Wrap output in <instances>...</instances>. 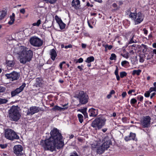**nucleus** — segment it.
I'll return each mask as SVG.
<instances>
[{
  "mask_svg": "<svg viewBox=\"0 0 156 156\" xmlns=\"http://www.w3.org/2000/svg\"><path fill=\"white\" fill-rule=\"evenodd\" d=\"M51 136L44 140H41L40 144L45 150L53 151L56 148L59 149L62 148L64 145V142L62 140V136L59 130L54 128L50 132Z\"/></svg>",
  "mask_w": 156,
  "mask_h": 156,
  "instance_id": "obj_1",
  "label": "nucleus"
},
{
  "mask_svg": "<svg viewBox=\"0 0 156 156\" xmlns=\"http://www.w3.org/2000/svg\"><path fill=\"white\" fill-rule=\"evenodd\" d=\"M17 55H18V59L20 63L24 64L31 60L33 52L32 51L28 49L26 47L22 46L20 48V51L17 52Z\"/></svg>",
  "mask_w": 156,
  "mask_h": 156,
  "instance_id": "obj_2",
  "label": "nucleus"
},
{
  "mask_svg": "<svg viewBox=\"0 0 156 156\" xmlns=\"http://www.w3.org/2000/svg\"><path fill=\"white\" fill-rule=\"evenodd\" d=\"M104 142H98L96 144H94L91 145V148L93 150H96L97 153L99 154H102L105 151L108 149L111 144L110 141L107 140L105 138L104 140Z\"/></svg>",
  "mask_w": 156,
  "mask_h": 156,
  "instance_id": "obj_3",
  "label": "nucleus"
},
{
  "mask_svg": "<svg viewBox=\"0 0 156 156\" xmlns=\"http://www.w3.org/2000/svg\"><path fill=\"white\" fill-rule=\"evenodd\" d=\"M8 116L10 119L12 121H17L20 118L21 115L17 108L13 106L8 112Z\"/></svg>",
  "mask_w": 156,
  "mask_h": 156,
  "instance_id": "obj_4",
  "label": "nucleus"
},
{
  "mask_svg": "<svg viewBox=\"0 0 156 156\" xmlns=\"http://www.w3.org/2000/svg\"><path fill=\"white\" fill-rule=\"evenodd\" d=\"M106 119L104 117H100L96 118L91 124V126L96 130L99 129L105 125Z\"/></svg>",
  "mask_w": 156,
  "mask_h": 156,
  "instance_id": "obj_5",
  "label": "nucleus"
},
{
  "mask_svg": "<svg viewBox=\"0 0 156 156\" xmlns=\"http://www.w3.org/2000/svg\"><path fill=\"white\" fill-rule=\"evenodd\" d=\"M4 135L5 137L7 139L13 140H18L20 138L16 132L13 130L10 129H7L5 131Z\"/></svg>",
  "mask_w": 156,
  "mask_h": 156,
  "instance_id": "obj_6",
  "label": "nucleus"
},
{
  "mask_svg": "<svg viewBox=\"0 0 156 156\" xmlns=\"http://www.w3.org/2000/svg\"><path fill=\"white\" fill-rule=\"evenodd\" d=\"M129 16L132 20H134L136 25L140 23L143 21L144 19L143 15L140 12L137 13L131 12Z\"/></svg>",
  "mask_w": 156,
  "mask_h": 156,
  "instance_id": "obj_7",
  "label": "nucleus"
},
{
  "mask_svg": "<svg viewBox=\"0 0 156 156\" xmlns=\"http://www.w3.org/2000/svg\"><path fill=\"white\" fill-rule=\"evenodd\" d=\"M75 97L79 99L80 103L81 104H85L88 101V97L83 91H80L76 94Z\"/></svg>",
  "mask_w": 156,
  "mask_h": 156,
  "instance_id": "obj_8",
  "label": "nucleus"
},
{
  "mask_svg": "<svg viewBox=\"0 0 156 156\" xmlns=\"http://www.w3.org/2000/svg\"><path fill=\"white\" fill-rule=\"evenodd\" d=\"M151 118L149 116H144L141 119L140 125L143 128H149L150 126Z\"/></svg>",
  "mask_w": 156,
  "mask_h": 156,
  "instance_id": "obj_9",
  "label": "nucleus"
},
{
  "mask_svg": "<svg viewBox=\"0 0 156 156\" xmlns=\"http://www.w3.org/2000/svg\"><path fill=\"white\" fill-rule=\"evenodd\" d=\"M30 42L31 44L36 47H40L43 44V41L37 37H33L30 40Z\"/></svg>",
  "mask_w": 156,
  "mask_h": 156,
  "instance_id": "obj_10",
  "label": "nucleus"
},
{
  "mask_svg": "<svg viewBox=\"0 0 156 156\" xmlns=\"http://www.w3.org/2000/svg\"><path fill=\"white\" fill-rule=\"evenodd\" d=\"M44 109L42 108L34 106L30 107L28 110L27 114V115H32L40 111H44Z\"/></svg>",
  "mask_w": 156,
  "mask_h": 156,
  "instance_id": "obj_11",
  "label": "nucleus"
},
{
  "mask_svg": "<svg viewBox=\"0 0 156 156\" xmlns=\"http://www.w3.org/2000/svg\"><path fill=\"white\" fill-rule=\"evenodd\" d=\"M5 76L7 79H10L12 81H14L19 79L20 74L19 73L13 71L10 73L5 74Z\"/></svg>",
  "mask_w": 156,
  "mask_h": 156,
  "instance_id": "obj_12",
  "label": "nucleus"
},
{
  "mask_svg": "<svg viewBox=\"0 0 156 156\" xmlns=\"http://www.w3.org/2000/svg\"><path fill=\"white\" fill-rule=\"evenodd\" d=\"M25 86V84L24 83L19 87L17 88L15 90L12 91L11 92V95L12 97L15 96L21 92L23 90Z\"/></svg>",
  "mask_w": 156,
  "mask_h": 156,
  "instance_id": "obj_13",
  "label": "nucleus"
},
{
  "mask_svg": "<svg viewBox=\"0 0 156 156\" xmlns=\"http://www.w3.org/2000/svg\"><path fill=\"white\" fill-rule=\"evenodd\" d=\"M14 152L17 155L19 154L23 150V147L21 145H15L13 147Z\"/></svg>",
  "mask_w": 156,
  "mask_h": 156,
  "instance_id": "obj_14",
  "label": "nucleus"
},
{
  "mask_svg": "<svg viewBox=\"0 0 156 156\" xmlns=\"http://www.w3.org/2000/svg\"><path fill=\"white\" fill-rule=\"evenodd\" d=\"M72 7L76 9H80V2L79 0H73L71 4Z\"/></svg>",
  "mask_w": 156,
  "mask_h": 156,
  "instance_id": "obj_15",
  "label": "nucleus"
},
{
  "mask_svg": "<svg viewBox=\"0 0 156 156\" xmlns=\"http://www.w3.org/2000/svg\"><path fill=\"white\" fill-rule=\"evenodd\" d=\"M136 135L135 133H130L129 136H126L124 139L126 141L130 140H134L135 139Z\"/></svg>",
  "mask_w": 156,
  "mask_h": 156,
  "instance_id": "obj_16",
  "label": "nucleus"
},
{
  "mask_svg": "<svg viewBox=\"0 0 156 156\" xmlns=\"http://www.w3.org/2000/svg\"><path fill=\"white\" fill-rule=\"evenodd\" d=\"M89 115L90 116L95 117L98 115V110L97 109L91 108L89 111Z\"/></svg>",
  "mask_w": 156,
  "mask_h": 156,
  "instance_id": "obj_17",
  "label": "nucleus"
},
{
  "mask_svg": "<svg viewBox=\"0 0 156 156\" xmlns=\"http://www.w3.org/2000/svg\"><path fill=\"white\" fill-rule=\"evenodd\" d=\"M50 55L51 56V58L52 60L54 61L57 56L56 51L54 49H52L50 50Z\"/></svg>",
  "mask_w": 156,
  "mask_h": 156,
  "instance_id": "obj_18",
  "label": "nucleus"
},
{
  "mask_svg": "<svg viewBox=\"0 0 156 156\" xmlns=\"http://www.w3.org/2000/svg\"><path fill=\"white\" fill-rule=\"evenodd\" d=\"M36 80V82L34 84V86L36 87L41 86L42 84V80L41 79L39 78H37Z\"/></svg>",
  "mask_w": 156,
  "mask_h": 156,
  "instance_id": "obj_19",
  "label": "nucleus"
},
{
  "mask_svg": "<svg viewBox=\"0 0 156 156\" xmlns=\"http://www.w3.org/2000/svg\"><path fill=\"white\" fill-rule=\"evenodd\" d=\"M68 108V107H65L61 108L60 107H59L58 106L56 105L55 106L54 108L52 109L54 111L58 110V111H61V110H64L66 109H67Z\"/></svg>",
  "mask_w": 156,
  "mask_h": 156,
  "instance_id": "obj_20",
  "label": "nucleus"
},
{
  "mask_svg": "<svg viewBox=\"0 0 156 156\" xmlns=\"http://www.w3.org/2000/svg\"><path fill=\"white\" fill-rule=\"evenodd\" d=\"M15 15L13 13H12V15L10 16V20L8 23L9 24L11 25L13 23L15 20Z\"/></svg>",
  "mask_w": 156,
  "mask_h": 156,
  "instance_id": "obj_21",
  "label": "nucleus"
},
{
  "mask_svg": "<svg viewBox=\"0 0 156 156\" xmlns=\"http://www.w3.org/2000/svg\"><path fill=\"white\" fill-rule=\"evenodd\" d=\"M7 14L6 10H2L0 12V21L3 19Z\"/></svg>",
  "mask_w": 156,
  "mask_h": 156,
  "instance_id": "obj_22",
  "label": "nucleus"
},
{
  "mask_svg": "<svg viewBox=\"0 0 156 156\" xmlns=\"http://www.w3.org/2000/svg\"><path fill=\"white\" fill-rule=\"evenodd\" d=\"M15 62L12 61H6L7 66L9 67H12L14 66L15 65Z\"/></svg>",
  "mask_w": 156,
  "mask_h": 156,
  "instance_id": "obj_23",
  "label": "nucleus"
},
{
  "mask_svg": "<svg viewBox=\"0 0 156 156\" xmlns=\"http://www.w3.org/2000/svg\"><path fill=\"white\" fill-rule=\"evenodd\" d=\"M94 58L93 56H90L87 58L85 62L87 63H89L91 62H93L94 60Z\"/></svg>",
  "mask_w": 156,
  "mask_h": 156,
  "instance_id": "obj_24",
  "label": "nucleus"
},
{
  "mask_svg": "<svg viewBox=\"0 0 156 156\" xmlns=\"http://www.w3.org/2000/svg\"><path fill=\"white\" fill-rule=\"evenodd\" d=\"M115 75L117 80H120V77L118 74V68L117 66H116V69L115 71Z\"/></svg>",
  "mask_w": 156,
  "mask_h": 156,
  "instance_id": "obj_25",
  "label": "nucleus"
},
{
  "mask_svg": "<svg viewBox=\"0 0 156 156\" xmlns=\"http://www.w3.org/2000/svg\"><path fill=\"white\" fill-rule=\"evenodd\" d=\"M141 72V70L140 69H138L137 70H134L132 74L133 75L136 74L137 75L139 76L140 75V73Z\"/></svg>",
  "mask_w": 156,
  "mask_h": 156,
  "instance_id": "obj_26",
  "label": "nucleus"
},
{
  "mask_svg": "<svg viewBox=\"0 0 156 156\" xmlns=\"http://www.w3.org/2000/svg\"><path fill=\"white\" fill-rule=\"evenodd\" d=\"M8 100L5 99L0 98V105L6 103Z\"/></svg>",
  "mask_w": 156,
  "mask_h": 156,
  "instance_id": "obj_27",
  "label": "nucleus"
},
{
  "mask_svg": "<svg viewBox=\"0 0 156 156\" xmlns=\"http://www.w3.org/2000/svg\"><path fill=\"white\" fill-rule=\"evenodd\" d=\"M58 24L59 26L60 29L62 30L65 28L66 25L62 22V21L59 23Z\"/></svg>",
  "mask_w": 156,
  "mask_h": 156,
  "instance_id": "obj_28",
  "label": "nucleus"
},
{
  "mask_svg": "<svg viewBox=\"0 0 156 156\" xmlns=\"http://www.w3.org/2000/svg\"><path fill=\"white\" fill-rule=\"evenodd\" d=\"M78 117L79 119V120L80 122L81 123H82L83 121V115L80 114H78Z\"/></svg>",
  "mask_w": 156,
  "mask_h": 156,
  "instance_id": "obj_29",
  "label": "nucleus"
},
{
  "mask_svg": "<svg viewBox=\"0 0 156 156\" xmlns=\"http://www.w3.org/2000/svg\"><path fill=\"white\" fill-rule=\"evenodd\" d=\"M47 3H50L51 4L55 3L56 1V0H43Z\"/></svg>",
  "mask_w": 156,
  "mask_h": 156,
  "instance_id": "obj_30",
  "label": "nucleus"
},
{
  "mask_svg": "<svg viewBox=\"0 0 156 156\" xmlns=\"http://www.w3.org/2000/svg\"><path fill=\"white\" fill-rule=\"evenodd\" d=\"M127 75V73L124 71L121 72L120 73V76L121 78H123L124 77L126 76Z\"/></svg>",
  "mask_w": 156,
  "mask_h": 156,
  "instance_id": "obj_31",
  "label": "nucleus"
},
{
  "mask_svg": "<svg viewBox=\"0 0 156 156\" xmlns=\"http://www.w3.org/2000/svg\"><path fill=\"white\" fill-rule=\"evenodd\" d=\"M41 23V20H38L37 22L34 23L33 24V25L34 26H38Z\"/></svg>",
  "mask_w": 156,
  "mask_h": 156,
  "instance_id": "obj_32",
  "label": "nucleus"
},
{
  "mask_svg": "<svg viewBox=\"0 0 156 156\" xmlns=\"http://www.w3.org/2000/svg\"><path fill=\"white\" fill-rule=\"evenodd\" d=\"M102 46L105 47V48L106 49L107 48H108V49L109 50H111L112 47V45H108V44L104 45L103 44Z\"/></svg>",
  "mask_w": 156,
  "mask_h": 156,
  "instance_id": "obj_33",
  "label": "nucleus"
},
{
  "mask_svg": "<svg viewBox=\"0 0 156 156\" xmlns=\"http://www.w3.org/2000/svg\"><path fill=\"white\" fill-rule=\"evenodd\" d=\"M145 55L143 56L141 55H140L139 56V62H143L144 61V58Z\"/></svg>",
  "mask_w": 156,
  "mask_h": 156,
  "instance_id": "obj_34",
  "label": "nucleus"
},
{
  "mask_svg": "<svg viewBox=\"0 0 156 156\" xmlns=\"http://www.w3.org/2000/svg\"><path fill=\"white\" fill-rule=\"evenodd\" d=\"M55 18L58 23H59L62 21L61 19L59 18L58 17L57 15L55 16Z\"/></svg>",
  "mask_w": 156,
  "mask_h": 156,
  "instance_id": "obj_35",
  "label": "nucleus"
},
{
  "mask_svg": "<svg viewBox=\"0 0 156 156\" xmlns=\"http://www.w3.org/2000/svg\"><path fill=\"white\" fill-rule=\"evenodd\" d=\"M6 90L5 87L0 86V93L4 92Z\"/></svg>",
  "mask_w": 156,
  "mask_h": 156,
  "instance_id": "obj_36",
  "label": "nucleus"
},
{
  "mask_svg": "<svg viewBox=\"0 0 156 156\" xmlns=\"http://www.w3.org/2000/svg\"><path fill=\"white\" fill-rule=\"evenodd\" d=\"M116 58V55L114 54H112L111 55V56L110 57V59L111 60H113L115 59Z\"/></svg>",
  "mask_w": 156,
  "mask_h": 156,
  "instance_id": "obj_37",
  "label": "nucleus"
},
{
  "mask_svg": "<svg viewBox=\"0 0 156 156\" xmlns=\"http://www.w3.org/2000/svg\"><path fill=\"white\" fill-rule=\"evenodd\" d=\"M121 55L126 58H128L129 57V53L128 52L123 55L122 54Z\"/></svg>",
  "mask_w": 156,
  "mask_h": 156,
  "instance_id": "obj_38",
  "label": "nucleus"
},
{
  "mask_svg": "<svg viewBox=\"0 0 156 156\" xmlns=\"http://www.w3.org/2000/svg\"><path fill=\"white\" fill-rule=\"evenodd\" d=\"M112 6L113 7L116 8L115 10H116L119 9V8H120V7H118L116 4L115 3H113L112 5Z\"/></svg>",
  "mask_w": 156,
  "mask_h": 156,
  "instance_id": "obj_39",
  "label": "nucleus"
},
{
  "mask_svg": "<svg viewBox=\"0 0 156 156\" xmlns=\"http://www.w3.org/2000/svg\"><path fill=\"white\" fill-rule=\"evenodd\" d=\"M136 100L134 98L132 99L130 101V103L131 104H134L136 103Z\"/></svg>",
  "mask_w": 156,
  "mask_h": 156,
  "instance_id": "obj_40",
  "label": "nucleus"
},
{
  "mask_svg": "<svg viewBox=\"0 0 156 156\" xmlns=\"http://www.w3.org/2000/svg\"><path fill=\"white\" fill-rule=\"evenodd\" d=\"M129 63L128 61H124L121 62V65L122 66H125V65L127 64H128Z\"/></svg>",
  "mask_w": 156,
  "mask_h": 156,
  "instance_id": "obj_41",
  "label": "nucleus"
},
{
  "mask_svg": "<svg viewBox=\"0 0 156 156\" xmlns=\"http://www.w3.org/2000/svg\"><path fill=\"white\" fill-rule=\"evenodd\" d=\"M151 93L153 91H156V87H151L149 90Z\"/></svg>",
  "mask_w": 156,
  "mask_h": 156,
  "instance_id": "obj_42",
  "label": "nucleus"
},
{
  "mask_svg": "<svg viewBox=\"0 0 156 156\" xmlns=\"http://www.w3.org/2000/svg\"><path fill=\"white\" fill-rule=\"evenodd\" d=\"M150 93L151 92L149 91H147L144 94L145 96L146 97H148L150 96Z\"/></svg>",
  "mask_w": 156,
  "mask_h": 156,
  "instance_id": "obj_43",
  "label": "nucleus"
},
{
  "mask_svg": "<svg viewBox=\"0 0 156 156\" xmlns=\"http://www.w3.org/2000/svg\"><path fill=\"white\" fill-rule=\"evenodd\" d=\"M83 61V59L82 58H80L78 59L76 61V62L81 63Z\"/></svg>",
  "mask_w": 156,
  "mask_h": 156,
  "instance_id": "obj_44",
  "label": "nucleus"
},
{
  "mask_svg": "<svg viewBox=\"0 0 156 156\" xmlns=\"http://www.w3.org/2000/svg\"><path fill=\"white\" fill-rule=\"evenodd\" d=\"M20 12L23 14H24L25 13V11L24 9H22L20 10Z\"/></svg>",
  "mask_w": 156,
  "mask_h": 156,
  "instance_id": "obj_45",
  "label": "nucleus"
},
{
  "mask_svg": "<svg viewBox=\"0 0 156 156\" xmlns=\"http://www.w3.org/2000/svg\"><path fill=\"white\" fill-rule=\"evenodd\" d=\"M72 45L71 44H69L68 45H66L65 46V48L66 49H67L68 48H72Z\"/></svg>",
  "mask_w": 156,
  "mask_h": 156,
  "instance_id": "obj_46",
  "label": "nucleus"
},
{
  "mask_svg": "<svg viewBox=\"0 0 156 156\" xmlns=\"http://www.w3.org/2000/svg\"><path fill=\"white\" fill-rule=\"evenodd\" d=\"M82 67H83V65H81V66H77L78 68L80 69V71H82L83 70V69L82 68Z\"/></svg>",
  "mask_w": 156,
  "mask_h": 156,
  "instance_id": "obj_47",
  "label": "nucleus"
},
{
  "mask_svg": "<svg viewBox=\"0 0 156 156\" xmlns=\"http://www.w3.org/2000/svg\"><path fill=\"white\" fill-rule=\"evenodd\" d=\"M126 94V92H124L122 93V96L123 98H124V97H125Z\"/></svg>",
  "mask_w": 156,
  "mask_h": 156,
  "instance_id": "obj_48",
  "label": "nucleus"
},
{
  "mask_svg": "<svg viewBox=\"0 0 156 156\" xmlns=\"http://www.w3.org/2000/svg\"><path fill=\"white\" fill-rule=\"evenodd\" d=\"M133 36L131 38V40H130V41L129 42V44H131L132 43H133L135 42L133 40Z\"/></svg>",
  "mask_w": 156,
  "mask_h": 156,
  "instance_id": "obj_49",
  "label": "nucleus"
},
{
  "mask_svg": "<svg viewBox=\"0 0 156 156\" xmlns=\"http://www.w3.org/2000/svg\"><path fill=\"white\" fill-rule=\"evenodd\" d=\"M143 31L144 32V33L146 35L147 34L148 31L145 28H144L143 29Z\"/></svg>",
  "mask_w": 156,
  "mask_h": 156,
  "instance_id": "obj_50",
  "label": "nucleus"
},
{
  "mask_svg": "<svg viewBox=\"0 0 156 156\" xmlns=\"http://www.w3.org/2000/svg\"><path fill=\"white\" fill-rule=\"evenodd\" d=\"M84 35L86 37H90V34L87 33H85L84 34Z\"/></svg>",
  "mask_w": 156,
  "mask_h": 156,
  "instance_id": "obj_51",
  "label": "nucleus"
},
{
  "mask_svg": "<svg viewBox=\"0 0 156 156\" xmlns=\"http://www.w3.org/2000/svg\"><path fill=\"white\" fill-rule=\"evenodd\" d=\"M142 46H143V48H144V49H146V51L147 49V47L146 45L144 44H142Z\"/></svg>",
  "mask_w": 156,
  "mask_h": 156,
  "instance_id": "obj_52",
  "label": "nucleus"
},
{
  "mask_svg": "<svg viewBox=\"0 0 156 156\" xmlns=\"http://www.w3.org/2000/svg\"><path fill=\"white\" fill-rule=\"evenodd\" d=\"M81 112L83 114L85 112H86V109H82Z\"/></svg>",
  "mask_w": 156,
  "mask_h": 156,
  "instance_id": "obj_53",
  "label": "nucleus"
},
{
  "mask_svg": "<svg viewBox=\"0 0 156 156\" xmlns=\"http://www.w3.org/2000/svg\"><path fill=\"white\" fill-rule=\"evenodd\" d=\"M122 120L124 122H126V118H123L122 119Z\"/></svg>",
  "mask_w": 156,
  "mask_h": 156,
  "instance_id": "obj_54",
  "label": "nucleus"
},
{
  "mask_svg": "<svg viewBox=\"0 0 156 156\" xmlns=\"http://www.w3.org/2000/svg\"><path fill=\"white\" fill-rule=\"evenodd\" d=\"M82 47L83 48H85L86 47V44H82Z\"/></svg>",
  "mask_w": 156,
  "mask_h": 156,
  "instance_id": "obj_55",
  "label": "nucleus"
},
{
  "mask_svg": "<svg viewBox=\"0 0 156 156\" xmlns=\"http://www.w3.org/2000/svg\"><path fill=\"white\" fill-rule=\"evenodd\" d=\"M156 94V93L154 92L152 93L150 96L151 98H152Z\"/></svg>",
  "mask_w": 156,
  "mask_h": 156,
  "instance_id": "obj_56",
  "label": "nucleus"
},
{
  "mask_svg": "<svg viewBox=\"0 0 156 156\" xmlns=\"http://www.w3.org/2000/svg\"><path fill=\"white\" fill-rule=\"evenodd\" d=\"M115 91L114 90H112L111 91L110 93V94L111 95L112 94H115Z\"/></svg>",
  "mask_w": 156,
  "mask_h": 156,
  "instance_id": "obj_57",
  "label": "nucleus"
},
{
  "mask_svg": "<svg viewBox=\"0 0 156 156\" xmlns=\"http://www.w3.org/2000/svg\"><path fill=\"white\" fill-rule=\"evenodd\" d=\"M85 118H87L88 117V115L87 113L86 112H85L84 114H83Z\"/></svg>",
  "mask_w": 156,
  "mask_h": 156,
  "instance_id": "obj_58",
  "label": "nucleus"
},
{
  "mask_svg": "<svg viewBox=\"0 0 156 156\" xmlns=\"http://www.w3.org/2000/svg\"><path fill=\"white\" fill-rule=\"evenodd\" d=\"M153 56L152 55L151 56H149H149H147V60H148V59H150Z\"/></svg>",
  "mask_w": 156,
  "mask_h": 156,
  "instance_id": "obj_59",
  "label": "nucleus"
},
{
  "mask_svg": "<svg viewBox=\"0 0 156 156\" xmlns=\"http://www.w3.org/2000/svg\"><path fill=\"white\" fill-rule=\"evenodd\" d=\"M152 46L153 48H156V43H154L153 44Z\"/></svg>",
  "mask_w": 156,
  "mask_h": 156,
  "instance_id": "obj_60",
  "label": "nucleus"
},
{
  "mask_svg": "<svg viewBox=\"0 0 156 156\" xmlns=\"http://www.w3.org/2000/svg\"><path fill=\"white\" fill-rule=\"evenodd\" d=\"M111 95L110 94H108L107 96V98L108 99H109L110 98H111Z\"/></svg>",
  "mask_w": 156,
  "mask_h": 156,
  "instance_id": "obj_61",
  "label": "nucleus"
},
{
  "mask_svg": "<svg viewBox=\"0 0 156 156\" xmlns=\"http://www.w3.org/2000/svg\"><path fill=\"white\" fill-rule=\"evenodd\" d=\"M107 130V129L105 128L102 129V130L104 133Z\"/></svg>",
  "mask_w": 156,
  "mask_h": 156,
  "instance_id": "obj_62",
  "label": "nucleus"
},
{
  "mask_svg": "<svg viewBox=\"0 0 156 156\" xmlns=\"http://www.w3.org/2000/svg\"><path fill=\"white\" fill-rule=\"evenodd\" d=\"M130 53H131L132 54H134V52L133 51V50H132L129 51Z\"/></svg>",
  "mask_w": 156,
  "mask_h": 156,
  "instance_id": "obj_63",
  "label": "nucleus"
},
{
  "mask_svg": "<svg viewBox=\"0 0 156 156\" xmlns=\"http://www.w3.org/2000/svg\"><path fill=\"white\" fill-rule=\"evenodd\" d=\"M143 99V97L142 96H141L140 97V101H142Z\"/></svg>",
  "mask_w": 156,
  "mask_h": 156,
  "instance_id": "obj_64",
  "label": "nucleus"
}]
</instances>
